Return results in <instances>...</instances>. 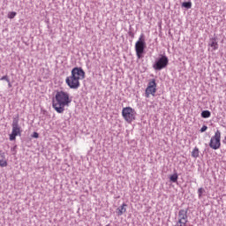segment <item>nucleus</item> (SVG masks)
Returning <instances> with one entry per match:
<instances>
[{"mask_svg": "<svg viewBox=\"0 0 226 226\" xmlns=\"http://www.w3.org/2000/svg\"><path fill=\"white\" fill-rule=\"evenodd\" d=\"M72 103L70 94L64 91H57L55 99H53V109L58 113L64 112V107H68Z\"/></svg>", "mask_w": 226, "mask_h": 226, "instance_id": "nucleus-1", "label": "nucleus"}, {"mask_svg": "<svg viewBox=\"0 0 226 226\" xmlns=\"http://www.w3.org/2000/svg\"><path fill=\"white\" fill-rule=\"evenodd\" d=\"M86 72L80 67H74L71 72V76L65 79V83L70 89H79L80 80L85 79Z\"/></svg>", "mask_w": 226, "mask_h": 226, "instance_id": "nucleus-2", "label": "nucleus"}, {"mask_svg": "<svg viewBox=\"0 0 226 226\" xmlns=\"http://www.w3.org/2000/svg\"><path fill=\"white\" fill-rule=\"evenodd\" d=\"M122 117L128 123V124H132L133 121L137 119V111L133 109L132 107H125L122 109Z\"/></svg>", "mask_w": 226, "mask_h": 226, "instance_id": "nucleus-3", "label": "nucleus"}, {"mask_svg": "<svg viewBox=\"0 0 226 226\" xmlns=\"http://www.w3.org/2000/svg\"><path fill=\"white\" fill-rule=\"evenodd\" d=\"M221 147H222V132H220V130H217L215 132V135L210 139L209 147L216 151V149H220Z\"/></svg>", "mask_w": 226, "mask_h": 226, "instance_id": "nucleus-4", "label": "nucleus"}, {"mask_svg": "<svg viewBox=\"0 0 226 226\" xmlns=\"http://www.w3.org/2000/svg\"><path fill=\"white\" fill-rule=\"evenodd\" d=\"M12 131L9 136L10 140H15L17 137L22 135V127L19 124V118H14L12 121Z\"/></svg>", "mask_w": 226, "mask_h": 226, "instance_id": "nucleus-5", "label": "nucleus"}, {"mask_svg": "<svg viewBox=\"0 0 226 226\" xmlns=\"http://www.w3.org/2000/svg\"><path fill=\"white\" fill-rule=\"evenodd\" d=\"M144 49H146V41L144 35H140L137 42L135 43V50L138 59H141L144 54Z\"/></svg>", "mask_w": 226, "mask_h": 226, "instance_id": "nucleus-6", "label": "nucleus"}, {"mask_svg": "<svg viewBox=\"0 0 226 226\" xmlns=\"http://www.w3.org/2000/svg\"><path fill=\"white\" fill-rule=\"evenodd\" d=\"M146 98H149V96H154L156 94V79H153L148 81L147 87L145 91Z\"/></svg>", "mask_w": 226, "mask_h": 226, "instance_id": "nucleus-7", "label": "nucleus"}, {"mask_svg": "<svg viewBox=\"0 0 226 226\" xmlns=\"http://www.w3.org/2000/svg\"><path fill=\"white\" fill-rule=\"evenodd\" d=\"M169 64V58L166 56H162L160 57L155 64L153 65L154 70H163V68H167Z\"/></svg>", "mask_w": 226, "mask_h": 226, "instance_id": "nucleus-8", "label": "nucleus"}, {"mask_svg": "<svg viewBox=\"0 0 226 226\" xmlns=\"http://www.w3.org/2000/svg\"><path fill=\"white\" fill-rule=\"evenodd\" d=\"M186 223H188V215L187 212L185 209H181L178 212V226H186Z\"/></svg>", "mask_w": 226, "mask_h": 226, "instance_id": "nucleus-9", "label": "nucleus"}, {"mask_svg": "<svg viewBox=\"0 0 226 226\" xmlns=\"http://www.w3.org/2000/svg\"><path fill=\"white\" fill-rule=\"evenodd\" d=\"M208 45L212 50H218V41H216L215 38H211Z\"/></svg>", "mask_w": 226, "mask_h": 226, "instance_id": "nucleus-10", "label": "nucleus"}, {"mask_svg": "<svg viewBox=\"0 0 226 226\" xmlns=\"http://www.w3.org/2000/svg\"><path fill=\"white\" fill-rule=\"evenodd\" d=\"M126 204H123L120 207L117 208V215L118 216H122V215H124L126 213Z\"/></svg>", "mask_w": 226, "mask_h": 226, "instance_id": "nucleus-11", "label": "nucleus"}, {"mask_svg": "<svg viewBox=\"0 0 226 226\" xmlns=\"http://www.w3.org/2000/svg\"><path fill=\"white\" fill-rule=\"evenodd\" d=\"M201 117H203L204 119H207V117H211V111H209V110H203L201 112Z\"/></svg>", "mask_w": 226, "mask_h": 226, "instance_id": "nucleus-12", "label": "nucleus"}, {"mask_svg": "<svg viewBox=\"0 0 226 226\" xmlns=\"http://www.w3.org/2000/svg\"><path fill=\"white\" fill-rule=\"evenodd\" d=\"M200 151L198 147H195L192 152V158H199Z\"/></svg>", "mask_w": 226, "mask_h": 226, "instance_id": "nucleus-13", "label": "nucleus"}, {"mask_svg": "<svg viewBox=\"0 0 226 226\" xmlns=\"http://www.w3.org/2000/svg\"><path fill=\"white\" fill-rule=\"evenodd\" d=\"M182 6L184 8H187V10H190V8H192V2H184L182 4Z\"/></svg>", "mask_w": 226, "mask_h": 226, "instance_id": "nucleus-14", "label": "nucleus"}, {"mask_svg": "<svg viewBox=\"0 0 226 226\" xmlns=\"http://www.w3.org/2000/svg\"><path fill=\"white\" fill-rule=\"evenodd\" d=\"M0 167H2V168L8 167V161H6L4 159H1L0 160Z\"/></svg>", "mask_w": 226, "mask_h": 226, "instance_id": "nucleus-15", "label": "nucleus"}, {"mask_svg": "<svg viewBox=\"0 0 226 226\" xmlns=\"http://www.w3.org/2000/svg\"><path fill=\"white\" fill-rule=\"evenodd\" d=\"M177 174H173L170 177V179L172 183H177Z\"/></svg>", "mask_w": 226, "mask_h": 226, "instance_id": "nucleus-16", "label": "nucleus"}, {"mask_svg": "<svg viewBox=\"0 0 226 226\" xmlns=\"http://www.w3.org/2000/svg\"><path fill=\"white\" fill-rule=\"evenodd\" d=\"M17 17V12L15 11H11L8 13V19H15Z\"/></svg>", "mask_w": 226, "mask_h": 226, "instance_id": "nucleus-17", "label": "nucleus"}, {"mask_svg": "<svg viewBox=\"0 0 226 226\" xmlns=\"http://www.w3.org/2000/svg\"><path fill=\"white\" fill-rule=\"evenodd\" d=\"M202 193H204V188L200 187L199 190H198V195H199V198L200 199V197H202Z\"/></svg>", "mask_w": 226, "mask_h": 226, "instance_id": "nucleus-18", "label": "nucleus"}, {"mask_svg": "<svg viewBox=\"0 0 226 226\" xmlns=\"http://www.w3.org/2000/svg\"><path fill=\"white\" fill-rule=\"evenodd\" d=\"M0 80H5L6 82H10V79H8V76H3Z\"/></svg>", "mask_w": 226, "mask_h": 226, "instance_id": "nucleus-19", "label": "nucleus"}, {"mask_svg": "<svg viewBox=\"0 0 226 226\" xmlns=\"http://www.w3.org/2000/svg\"><path fill=\"white\" fill-rule=\"evenodd\" d=\"M207 130V125H203L200 129L201 133H204Z\"/></svg>", "mask_w": 226, "mask_h": 226, "instance_id": "nucleus-20", "label": "nucleus"}, {"mask_svg": "<svg viewBox=\"0 0 226 226\" xmlns=\"http://www.w3.org/2000/svg\"><path fill=\"white\" fill-rule=\"evenodd\" d=\"M0 156H1V158H4V152L0 151Z\"/></svg>", "mask_w": 226, "mask_h": 226, "instance_id": "nucleus-21", "label": "nucleus"}, {"mask_svg": "<svg viewBox=\"0 0 226 226\" xmlns=\"http://www.w3.org/2000/svg\"><path fill=\"white\" fill-rule=\"evenodd\" d=\"M34 139H38V132H34Z\"/></svg>", "mask_w": 226, "mask_h": 226, "instance_id": "nucleus-22", "label": "nucleus"}, {"mask_svg": "<svg viewBox=\"0 0 226 226\" xmlns=\"http://www.w3.org/2000/svg\"><path fill=\"white\" fill-rule=\"evenodd\" d=\"M8 87H11V83L10 82V79H9V82H8Z\"/></svg>", "mask_w": 226, "mask_h": 226, "instance_id": "nucleus-23", "label": "nucleus"}]
</instances>
